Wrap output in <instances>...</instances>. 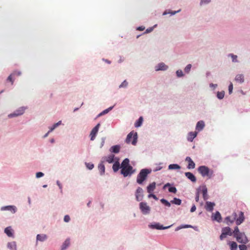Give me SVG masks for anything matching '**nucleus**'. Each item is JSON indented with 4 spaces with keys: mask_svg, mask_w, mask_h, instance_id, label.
I'll list each match as a JSON object with an SVG mask.
<instances>
[{
    "mask_svg": "<svg viewBox=\"0 0 250 250\" xmlns=\"http://www.w3.org/2000/svg\"><path fill=\"white\" fill-rule=\"evenodd\" d=\"M50 132H51V131H50V130H49V131H48L46 134H45L44 135V138L48 136V134H49Z\"/></svg>",
    "mask_w": 250,
    "mask_h": 250,
    "instance_id": "0e129e2a",
    "label": "nucleus"
},
{
    "mask_svg": "<svg viewBox=\"0 0 250 250\" xmlns=\"http://www.w3.org/2000/svg\"><path fill=\"white\" fill-rule=\"evenodd\" d=\"M229 56H231L232 58V61L233 62H237V56L236 55H233L232 54H230Z\"/></svg>",
    "mask_w": 250,
    "mask_h": 250,
    "instance_id": "a19ab883",
    "label": "nucleus"
},
{
    "mask_svg": "<svg viewBox=\"0 0 250 250\" xmlns=\"http://www.w3.org/2000/svg\"><path fill=\"white\" fill-rule=\"evenodd\" d=\"M211 218L213 221H216L218 222L222 221V217L219 211H216L214 214H212Z\"/></svg>",
    "mask_w": 250,
    "mask_h": 250,
    "instance_id": "4468645a",
    "label": "nucleus"
},
{
    "mask_svg": "<svg viewBox=\"0 0 250 250\" xmlns=\"http://www.w3.org/2000/svg\"><path fill=\"white\" fill-rule=\"evenodd\" d=\"M120 146L118 145L112 146L110 148V151L113 153H117L120 151Z\"/></svg>",
    "mask_w": 250,
    "mask_h": 250,
    "instance_id": "bb28decb",
    "label": "nucleus"
},
{
    "mask_svg": "<svg viewBox=\"0 0 250 250\" xmlns=\"http://www.w3.org/2000/svg\"><path fill=\"white\" fill-rule=\"evenodd\" d=\"M196 208L195 206V205H193V206L191 207V209H190V211H191V212H193L195 211V210H196Z\"/></svg>",
    "mask_w": 250,
    "mask_h": 250,
    "instance_id": "bf43d9fd",
    "label": "nucleus"
},
{
    "mask_svg": "<svg viewBox=\"0 0 250 250\" xmlns=\"http://www.w3.org/2000/svg\"><path fill=\"white\" fill-rule=\"evenodd\" d=\"M235 80L239 83H242L244 81V77L242 74H238L236 76Z\"/></svg>",
    "mask_w": 250,
    "mask_h": 250,
    "instance_id": "b1692460",
    "label": "nucleus"
},
{
    "mask_svg": "<svg viewBox=\"0 0 250 250\" xmlns=\"http://www.w3.org/2000/svg\"><path fill=\"white\" fill-rule=\"evenodd\" d=\"M143 190L140 188L138 187L136 191V199L138 201H141L143 199Z\"/></svg>",
    "mask_w": 250,
    "mask_h": 250,
    "instance_id": "9b49d317",
    "label": "nucleus"
},
{
    "mask_svg": "<svg viewBox=\"0 0 250 250\" xmlns=\"http://www.w3.org/2000/svg\"><path fill=\"white\" fill-rule=\"evenodd\" d=\"M161 202L164 204L165 206L169 207L170 206V204L168 202L167 200L162 199L161 200Z\"/></svg>",
    "mask_w": 250,
    "mask_h": 250,
    "instance_id": "4c0bfd02",
    "label": "nucleus"
},
{
    "mask_svg": "<svg viewBox=\"0 0 250 250\" xmlns=\"http://www.w3.org/2000/svg\"><path fill=\"white\" fill-rule=\"evenodd\" d=\"M186 161L188 163L187 167L188 169H193L195 167V163L191 160L189 157H187L186 159Z\"/></svg>",
    "mask_w": 250,
    "mask_h": 250,
    "instance_id": "f3484780",
    "label": "nucleus"
},
{
    "mask_svg": "<svg viewBox=\"0 0 250 250\" xmlns=\"http://www.w3.org/2000/svg\"><path fill=\"white\" fill-rule=\"evenodd\" d=\"M4 232L9 236H13V230L10 227H7L4 229Z\"/></svg>",
    "mask_w": 250,
    "mask_h": 250,
    "instance_id": "a878e982",
    "label": "nucleus"
},
{
    "mask_svg": "<svg viewBox=\"0 0 250 250\" xmlns=\"http://www.w3.org/2000/svg\"><path fill=\"white\" fill-rule=\"evenodd\" d=\"M98 169L100 172V174L101 175H103L104 174L105 171V167L104 165L102 163L99 164L98 165Z\"/></svg>",
    "mask_w": 250,
    "mask_h": 250,
    "instance_id": "cd10ccee",
    "label": "nucleus"
},
{
    "mask_svg": "<svg viewBox=\"0 0 250 250\" xmlns=\"http://www.w3.org/2000/svg\"><path fill=\"white\" fill-rule=\"evenodd\" d=\"M140 209L144 214H148L150 210V207L145 202L140 203Z\"/></svg>",
    "mask_w": 250,
    "mask_h": 250,
    "instance_id": "39448f33",
    "label": "nucleus"
},
{
    "mask_svg": "<svg viewBox=\"0 0 250 250\" xmlns=\"http://www.w3.org/2000/svg\"><path fill=\"white\" fill-rule=\"evenodd\" d=\"M210 0H204V3H208L210 2Z\"/></svg>",
    "mask_w": 250,
    "mask_h": 250,
    "instance_id": "69168bd1",
    "label": "nucleus"
},
{
    "mask_svg": "<svg viewBox=\"0 0 250 250\" xmlns=\"http://www.w3.org/2000/svg\"><path fill=\"white\" fill-rule=\"evenodd\" d=\"M12 73L14 76H19L21 75V72L20 71H15L13 72Z\"/></svg>",
    "mask_w": 250,
    "mask_h": 250,
    "instance_id": "5fc2aeb1",
    "label": "nucleus"
},
{
    "mask_svg": "<svg viewBox=\"0 0 250 250\" xmlns=\"http://www.w3.org/2000/svg\"><path fill=\"white\" fill-rule=\"evenodd\" d=\"M100 126V124H98L91 130L90 134L91 140L93 141L95 139L96 135L98 131Z\"/></svg>",
    "mask_w": 250,
    "mask_h": 250,
    "instance_id": "6e6552de",
    "label": "nucleus"
},
{
    "mask_svg": "<svg viewBox=\"0 0 250 250\" xmlns=\"http://www.w3.org/2000/svg\"><path fill=\"white\" fill-rule=\"evenodd\" d=\"M130 166L129 165V160L127 158H125L123 160L122 162L121 165V169L125 168V167H129Z\"/></svg>",
    "mask_w": 250,
    "mask_h": 250,
    "instance_id": "4be33fe9",
    "label": "nucleus"
},
{
    "mask_svg": "<svg viewBox=\"0 0 250 250\" xmlns=\"http://www.w3.org/2000/svg\"><path fill=\"white\" fill-rule=\"evenodd\" d=\"M234 237L239 243L246 244L248 242V239L244 232H240Z\"/></svg>",
    "mask_w": 250,
    "mask_h": 250,
    "instance_id": "20e7f679",
    "label": "nucleus"
},
{
    "mask_svg": "<svg viewBox=\"0 0 250 250\" xmlns=\"http://www.w3.org/2000/svg\"><path fill=\"white\" fill-rule=\"evenodd\" d=\"M181 167L177 164H170L168 166L169 169H179Z\"/></svg>",
    "mask_w": 250,
    "mask_h": 250,
    "instance_id": "7c9ffc66",
    "label": "nucleus"
},
{
    "mask_svg": "<svg viewBox=\"0 0 250 250\" xmlns=\"http://www.w3.org/2000/svg\"><path fill=\"white\" fill-rule=\"evenodd\" d=\"M215 204L214 203L207 202L206 203L205 208L207 211H212Z\"/></svg>",
    "mask_w": 250,
    "mask_h": 250,
    "instance_id": "dca6fc26",
    "label": "nucleus"
},
{
    "mask_svg": "<svg viewBox=\"0 0 250 250\" xmlns=\"http://www.w3.org/2000/svg\"><path fill=\"white\" fill-rule=\"evenodd\" d=\"M237 217V215L236 212H233L231 216L227 217L225 219L227 224L229 225L230 224L233 223Z\"/></svg>",
    "mask_w": 250,
    "mask_h": 250,
    "instance_id": "1a4fd4ad",
    "label": "nucleus"
},
{
    "mask_svg": "<svg viewBox=\"0 0 250 250\" xmlns=\"http://www.w3.org/2000/svg\"><path fill=\"white\" fill-rule=\"evenodd\" d=\"M171 202L173 204L180 205L181 204V200L179 199H178L177 198H174L172 201H171Z\"/></svg>",
    "mask_w": 250,
    "mask_h": 250,
    "instance_id": "f704fd0d",
    "label": "nucleus"
},
{
    "mask_svg": "<svg viewBox=\"0 0 250 250\" xmlns=\"http://www.w3.org/2000/svg\"><path fill=\"white\" fill-rule=\"evenodd\" d=\"M203 128V121H200L198 122L196 125V129L198 131H200Z\"/></svg>",
    "mask_w": 250,
    "mask_h": 250,
    "instance_id": "c85d7f7f",
    "label": "nucleus"
},
{
    "mask_svg": "<svg viewBox=\"0 0 250 250\" xmlns=\"http://www.w3.org/2000/svg\"><path fill=\"white\" fill-rule=\"evenodd\" d=\"M204 200L207 199V188L204 187Z\"/></svg>",
    "mask_w": 250,
    "mask_h": 250,
    "instance_id": "13d9d810",
    "label": "nucleus"
},
{
    "mask_svg": "<svg viewBox=\"0 0 250 250\" xmlns=\"http://www.w3.org/2000/svg\"><path fill=\"white\" fill-rule=\"evenodd\" d=\"M198 171L202 175H203V166H200L198 168Z\"/></svg>",
    "mask_w": 250,
    "mask_h": 250,
    "instance_id": "4d7b16f0",
    "label": "nucleus"
},
{
    "mask_svg": "<svg viewBox=\"0 0 250 250\" xmlns=\"http://www.w3.org/2000/svg\"><path fill=\"white\" fill-rule=\"evenodd\" d=\"M70 245L69 239H67L62 246V250H65Z\"/></svg>",
    "mask_w": 250,
    "mask_h": 250,
    "instance_id": "c756f323",
    "label": "nucleus"
},
{
    "mask_svg": "<svg viewBox=\"0 0 250 250\" xmlns=\"http://www.w3.org/2000/svg\"><path fill=\"white\" fill-rule=\"evenodd\" d=\"M186 176L190 180L193 182H195L196 181V177L191 172H187L185 173Z\"/></svg>",
    "mask_w": 250,
    "mask_h": 250,
    "instance_id": "412c9836",
    "label": "nucleus"
},
{
    "mask_svg": "<svg viewBox=\"0 0 250 250\" xmlns=\"http://www.w3.org/2000/svg\"><path fill=\"white\" fill-rule=\"evenodd\" d=\"M239 248L240 250H247V247L245 245H239Z\"/></svg>",
    "mask_w": 250,
    "mask_h": 250,
    "instance_id": "603ef678",
    "label": "nucleus"
},
{
    "mask_svg": "<svg viewBox=\"0 0 250 250\" xmlns=\"http://www.w3.org/2000/svg\"><path fill=\"white\" fill-rule=\"evenodd\" d=\"M137 134L136 132L133 133V131L130 132L127 136L125 142L129 144L131 142L133 145H135L137 143Z\"/></svg>",
    "mask_w": 250,
    "mask_h": 250,
    "instance_id": "f03ea898",
    "label": "nucleus"
},
{
    "mask_svg": "<svg viewBox=\"0 0 250 250\" xmlns=\"http://www.w3.org/2000/svg\"><path fill=\"white\" fill-rule=\"evenodd\" d=\"M152 197L154 199H157L156 196L154 194H149L148 195V197Z\"/></svg>",
    "mask_w": 250,
    "mask_h": 250,
    "instance_id": "680f3d73",
    "label": "nucleus"
},
{
    "mask_svg": "<svg viewBox=\"0 0 250 250\" xmlns=\"http://www.w3.org/2000/svg\"><path fill=\"white\" fill-rule=\"evenodd\" d=\"M47 239V236L46 234H38L37 235V241H40L43 242Z\"/></svg>",
    "mask_w": 250,
    "mask_h": 250,
    "instance_id": "393cba45",
    "label": "nucleus"
},
{
    "mask_svg": "<svg viewBox=\"0 0 250 250\" xmlns=\"http://www.w3.org/2000/svg\"><path fill=\"white\" fill-rule=\"evenodd\" d=\"M237 249V245L236 242H232L230 243L231 250H236Z\"/></svg>",
    "mask_w": 250,
    "mask_h": 250,
    "instance_id": "e433bc0d",
    "label": "nucleus"
},
{
    "mask_svg": "<svg viewBox=\"0 0 250 250\" xmlns=\"http://www.w3.org/2000/svg\"><path fill=\"white\" fill-rule=\"evenodd\" d=\"M127 82L125 80L120 85L119 87H125L127 86Z\"/></svg>",
    "mask_w": 250,
    "mask_h": 250,
    "instance_id": "a18cd8bd",
    "label": "nucleus"
},
{
    "mask_svg": "<svg viewBox=\"0 0 250 250\" xmlns=\"http://www.w3.org/2000/svg\"><path fill=\"white\" fill-rule=\"evenodd\" d=\"M240 232L239 231V229L237 227H236L234 228V231H233L232 233H233L234 236L238 234Z\"/></svg>",
    "mask_w": 250,
    "mask_h": 250,
    "instance_id": "37998d69",
    "label": "nucleus"
},
{
    "mask_svg": "<svg viewBox=\"0 0 250 250\" xmlns=\"http://www.w3.org/2000/svg\"><path fill=\"white\" fill-rule=\"evenodd\" d=\"M1 210H9L12 213H15L16 212L17 210V208L15 206L11 205V206H7L1 207Z\"/></svg>",
    "mask_w": 250,
    "mask_h": 250,
    "instance_id": "9d476101",
    "label": "nucleus"
},
{
    "mask_svg": "<svg viewBox=\"0 0 250 250\" xmlns=\"http://www.w3.org/2000/svg\"><path fill=\"white\" fill-rule=\"evenodd\" d=\"M225 92L222 91L221 92H218L217 94V97L219 99H222L224 97Z\"/></svg>",
    "mask_w": 250,
    "mask_h": 250,
    "instance_id": "c9c22d12",
    "label": "nucleus"
},
{
    "mask_svg": "<svg viewBox=\"0 0 250 250\" xmlns=\"http://www.w3.org/2000/svg\"><path fill=\"white\" fill-rule=\"evenodd\" d=\"M191 67V64H189L187 65V66L185 68V72L188 73L190 71Z\"/></svg>",
    "mask_w": 250,
    "mask_h": 250,
    "instance_id": "79ce46f5",
    "label": "nucleus"
},
{
    "mask_svg": "<svg viewBox=\"0 0 250 250\" xmlns=\"http://www.w3.org/2000/svg\"><path fill=\"white\" fill-rule=\"evenodd\" d=\"M57 185H58V186L60 187V188H62V186H61V184L60 183V182L59 181H57Z\"/></svg>",
    "mask_w": 250,
    "mask_h": 250,
    "instance_id": "e2e57ef3",
    "label": "nucleus"
},
{
    "mask_svg": "<svg viewBox=\"0 0 250 250\" xmlns=\"http://www.w3.org/2000/svg\"><path fill=\"white\" fill-rule=\"evenodd\" d=\"M190 227H191V226L190 225H185V226H183L182 227H177L176 229L175 230L177 231V230H178L180 229H182V228H190Z\"/></svg>",
    "mask_w": 250,
    "mask_h": 250,
    "instance_id": "c03bdc74",
    "label": "nucleus"
},
{
    "mask_svg": "<svg viewBox=\"0 0 250 250\" xmlns=\"http://www.w3.org/2000/svg\"><path fill=\"white\" fill-rule=\"evenodd\" d=\"M25 108L23 107L19 108L18 110L15 111L13 113L10 114L8 115L9 118H12L16 116H18L23 114L24 112Z\"/></svg>",
    "mask_w": 250,
    "mask_h": 250,
    "instance_id": "0eeeda50",
    "label": "nucleus"
},
{
    "mask_svg": "<svg viewBox=\"0 0 250 250\" xmlns=\"http://www.w3.org/2000/svg\"><path fill=\"white\" fill-rule=\"evenodd\" d=\"M120 168V164L118 162H116L112 167V168L114 172H116Z\"/></svg>",
    "mask_w": 250,
    "mask_h": 250,
    "instance_id": "473e14b6",
    "label": "nucleus"
},
{
    "mask_svg": "<svg viewBox=\"0 0 250 250\" xmlns=\"http://www.w3.org/2000/svg\"><path fill=\"white\" fill-rule=\"evenodd\" d=\"M86 166L89 169H92L94 167V165L92 163H86Z\"/></svg>",
    "mask_w": 250,
    "mask_h": 250,
    "instance_id": "09e8293b",
    "label": "nucleus"
},
{
    "mask_svg": "<svg viewBox=\"0 0 250 250\" xmlns=\"http://www.w3.org/2000/svg\"><path fill=\"white\" fill-rule=\"evenodd\" d=\"M168 191L170 192H172V193H175L177 191V189L175 187H170L168 189Z\"/></svg>",
    "mask_w": 250,
    "mask_h": 250,
    "instance_id": "de8ad7c7",
    "label": "nucleus"
},
{
    "mask_svg": "<svg viewBox=\"0 0 250 250\" xmlns=\"http://www.w3.org/2000/svg\"><path fill=\"white\" fill-rule=\"evenodd\" d=\"M150 170L148 169H143L138 174L137 178V182L141 184L146 178L147 175L150 173Z\"/></svg>",
    "mask_w": 250,
    "mask_h": 250,
    "instance_id": "f257e3e1",
    "label": "nucleus"
},
{
    "mask_svg": "<svg viewBox=\"0 0 250 250\" xmlns=\"http://www.w3.org/2000/svg\"><path fill=\"white\" fill-rule=\"evenodd\" d=\"M114 158V155L113 154H111L106 157V160L109 163H111L113 162Z\"/></svg>",
    "mask_w": 250,
    "mask_h": 250,
    "instance_id": "72a5a7b5",
    "label": "nucleus"
},
{
    "mask_svg": "<svg viewBox=\"0 0 250 250\" xmlns=\"http://www.w3.org/2000/svg\"><path fill=\"white\" fill-rule=\"evenodd\" d=\"M70 220V217L66 215L65 216H64V221L65 222H68Z\"/></svg>",
    "mask_w": 250,
    "mask_h": 250,
    "instance_id": "6e6d98bb",
    "label": "nucleus"
},
{
    "mask_svg": "<svg viewBox=\"0 0 250 250\" xmlns=\"http://www.w3.org/2000/svg\"><path fill=\"white\" fill-rule=\"evenodd\" d=\"M213 174L212 170L209 169L208 167L204 166V176H207L208 178H210Z\"/></svg>",
    "mask_w": 250,
    "mask_h": 250,
    "instance_id": "2eb2a0df",
    "label": "nucleus"
},
{
    "mask_svg": "<svg viewBox=\"0 0 250 250\" xmlns=\"http://www.w3.org/2000/svg\"><path fill=\"white\" fill-rule=\"evenodd\" d=\"M170 186V184H169V183H167V184H166V185L164 186V188H166V187H167V186Z\"/></svg>",
    "mask_w": 250,
    "mask_h": 250,
    "instance_id": "338daca9",
    "label": "nucleus"
},
{
    "mask_svg": "<svg viewBox=\"0 0 250 250\" xmlns=\"http://www.w3.org/2000/svg\"><path fill=\"white\" fill-rule=\"evenodd\" d=\"M61 121H59V122L55 124L52 127L50 128V131H52L56 127H57L59 125H61Z\"/></svg>",
    "mask_w": 250,
    "mask_h": 250,
    "instance_id": "ea45409f",
    "label": "nucleus"
},
{
    "mask_svg": "<svg viewBox=\"0 0 250 250\" xmlns=\"http://www.w3.org/2000/svg\"><path fill=\"white\" fill-rule=\"evenodd\" d=\"M245 219V216L244 212L242 211H240L239 213V217L238 218L236 217V224L237 225H239L241 223H242Z\"/></svg>",
    "mask_w": 250,
    "mask_h": 250,
    "instance_id": "ddd939ff",
    "label": "nucleus"
},
{
    "mask_svg": "<svg viewBox=\"0 0 250 250\" xmlns=\"http://www.w3.org/2000/svg\"><path fill=\"white\" fill-rule=\"evenodd\" d=\"M112 108H113V107H110L104 110L102 112H101L99 114V115L101 116V115H103L107 113L110 110H111L112 109Z\"/></svg>",
    "mask_w": 250,
    "mask_h": 250,
    "instance_id": "58836bf2",
    "label": "nucleus"
},
{
    "mask_svg": "<svg viewBox=\"0 0 250 250\" xmlns=\"http://www.w3.org/2000/svg\"><path fill=\"white\" fill-rule=\"evenodd\" d=\"M232 234V232L231 231V229L229 227H224L222 229V233L220 236V239L222 240L226 238L227 235L231 236Z\"/></svg>",
    "mask_w": 250,
    "mask_h": 250,
    "instance_id": "7ed1b4c3",
    "label": "nucleus"
},
{
    "mask_svg": "<svg viewBox=\"0 0 250 250\" xmlns=\"http://www.w3.org/2000/svg\"><path fill=\"white\" fill-rule=\"evenodd\" d=\"M232 90H233V84L231 83H230L229 84V94H231V93L232 92Z\"/></svg>",
    "mask_w": 250,
    "mask_h": 250,
    "instance_id": "8fccbe9b",
    "label": "nucleus"
},
{
    "mask_svg": "<svg viewBox=\"0 0 250 250\" xmlns=\"http://www.w3.org/2000/svg\"><path fill=\"white\" fill-rule=\"evenodd\" d=\"M44 174L42 172H38L36 173V177L39 178L43 176Z\"/></svg>",
    "mask_w": 250,
    "mask_h": 250,
    "instance_id": "864d4df0",
    "label": "nucleus"
},
{
    "mask_svg": "<svg viewBox=\"0 0 250 250\" xmlns=\"http://www.w3.org/2000/svg\"><path fill=\"white\" fill-rule=\"evenodd\" d=\"M156 187L155 182H153L149 185L147 187V191L148 193H151L155 189Z\"/></svg>",
    "mask_w": 250,
    "mask_h": 250,
    "instance_id": "5701e85b",
    "label": "nucleus"
},
{
    "mask_svg": "<svg viewBox=\"0 0 250 250\" xmlns=\"http://www.w3.org/2000/svg\"><path fill=\"white\" fill-rule=\"evenodd\" d=\"M145 29V27L143 26H140L138 27L137 30L139 31H143Z\"/></svg>",
    "mask_w": 250,
    "mask_h": 250,
    "instance_id": "052dcab7",
    "label": "nucleus"
},
{
    "mask_svg": "<svg viewBox=\"0 0 250 250\" xmlns=\"http://www.w3.org/2000/svg\"><path fill=\"white\" fill-rule=\"evenodd\" d=\"M171 226H169L167 227H163L162 225H161L159 223H156L154 225H152L151 226V227L152 229H165L169 228Z\"/></svg>",
    "mask_w": 250,
    "mask_h": 250,
    "instance_id": "6ab92c4d",
    "label": "nucleus"
},
{
    "mask_svg": "<svg viewBox=\"0 0 250 250\" xmlns=\"http://www.w3.org/2000/svg\"><path fill=\"white\" fill-rule=\"evenodd\" d=\"M15 77L13 73H12L10 75H9L7 78V81H9L12 83V84L13 83V77Z\"/></svg>",
    "mask_w": 250,
    "mask_h": 250,
    "instance_id": "3c124183",
    "label": "nucleus"
},
{
    "mask_svg": "<svg viewBox=\"0 0 250 250\" xmlns=\"http://www.w3.org/2000/svg\"><path fill=\"white\" fill-rule=\"evenodd\" d=\"M176 75L177 77H181L183 76V71L181 70H178L176 71Z\"/></svg>",
    "mask_w": 250,
    "mask_h": 250,
    "instance_id": "49530a36",
    "label": "nucleus"
},
{
    "mask_svg": "<svg viewBox=\"0 0 250 250\" xmlns=\"http://www.w3.org/2000/svg\"><path fill=\"white\" fill-rule=\"evenodd\" d=\"M168 66L166 65L164 63L161 62L159 63L155 67V70L158 71L159 70H166L167 69Z\"/></svg>",
    "mask_w": 250,
    "mask_h": 250,
    "instance_id": "a211bd4d",
    "label": "nucleus"
},
{
    "mask_svg": "<svg viewBox=\"0 0 250 250\" xmlns=\"http://www.w3.org/2000/svg\"><path fill=\"white\" fill-rule=\"evenodd\" d=\"M143 118L142 117H140L139 119L135 123V126L136 127H138L140 126L143 123Z\"/></svg>",
    "mask_w": 250,
    "mask_h": 250,
    "instance_id": "2f4dec72",
    "label": "nucleus"
},
{
    "mask_svg": "<svg viewBox=\"0 0 250 250\" xmlns=\"http://www.w3.org/2000/svg\"><path fill=\"white\" fill-rule=\"evenodd\" d=\"M197 132L196 131L194 132H190L188 134V140L190 142H192L195 137L197 136Z\"/></svg>",
    "mask_w": 250,
    "mask_h": 250,
    "instance_id": "aec40b11",
    "label": "nucleus"
},
{
    "mask_svg": "<svg viewBox=\"0 0 250 250\" xmlns=\"http://www.w3.org/2000/svg\"><path fill=\"white\" fill-rule=\"evenodd\" d=\"M203 198V187L200 186L197 189L195 197L196 201L198 202L199 198Z\"/></svg>",
    "mask_w": 250,
    "mask_h": 250,
    "instance_id": "f8f14e48",
    "label": "nucleus"
},
{
    "mask_svg": "<svg viewBox=\"0 0 250 250\" xmlns=\"http://www.w3.org/2000/svg\"><path fill=\"white\" fill-rule=\"evenodd\" d=\"M121 172L124 176L125 177L128 175H131L134 172V171L133 170L132 167L129 166L122 169Z\"/></svg>",
    "mask_w": 250,
    "mask_h": 250,
    "instance_id": "423d86ee",
    "label": "nucleus"
},
{
    "mask_svg": "<svg viewBox=\"0 0 250 250\" xmlns=\"http://www.w3.org/2000/svg\"><path fill=\"white\" fill-rule=\"evenodd\" d=\"M179 11H180V10H178V11H177V12H176V11H175V12H174L172 13V14H175V13H176L177 12H179Z\"/></svg>",
    "mask_w": 250,
    "mask_h": 250,
    "instance_id": "774afa93",
    "label": "nucleus"
}]
</instances>
